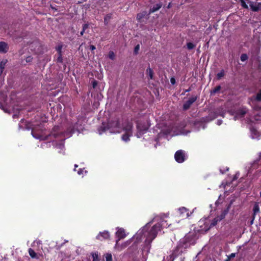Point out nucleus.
<instances>
[{
	"label": "nucleus",
	"instance_id": "nucleus-21",
	"mask_svg": "<svg viewBox=\"0 0 261 261\" xmlns=\"http://www.w3.org/2000/svg\"><path fill=\"white\" fill-rule=\"evenodd\" d=\"M56 147L57 148H58L60 150L59 151V152H60L61 150H63L64 148V144H63V141L60 142L59 144L57 145L56 146Z\"/></svg>",
	"mask_w": 261,
	"mask_h": 261
},
{
	"label": "nucleus",
	"instance_id": "nucleus-34",
	"mask_svg": "<svg viewBox=\"0 0 261 261\" xmlns=\"http://www.w3.org/2000/svg\"><path fill=\"white\" fill-rule=\"evenodd\" d=\"M236 256V253H231L229 256V259L230 258H233Z\"/></svg>",
	"mask_w": 261,
	"mask_h": 261
},
{
	"label": "nucleus",
	"instance_id": "nucleus-35",
	"mask_svg": "<svg viewBox=\"0 0 261 261\" xmlns=\"http://www.w3.org/2000/svg\"><path fill=\"white\" fill-rule=\"evenodd\" d=\"M97 86V82L95 81H94L93 82H92V86H93V88H95L96 86Z\"/></svg>",
	"mask_w": 261,
	"mask_h": 261
},
{
	"label": "nucleus",
	"instance_id": "nucleus-11",
	"mask_svg": "<svg viewBox=\"0 0 261 261\" xmlns=\"http://www.w3.org/2000/svg\"><path fill=\"white\" fill-rule=\"evenodd\" d=\"M138 132L136 134V136L138 138H140L143 134H144L147 130L148 126L145 125L142 127L140 124H138L137 126Z\"/></svg>",
	"mask_w": 261,
	"mask_h": 261
},
{
	"label": "nucleus",
	"instance_id": "nucleus-5",
	"mask_svg": "<svg viewBox=\"0 0 261 261\" xmlns=\"http://www.w3.org/2000/svg\"><path fill=\"white\" fill-rule=\"evenodd\" d=\"M261 102V91L257 93L256 96L250 99V103L253 109V116L250 120V122L255 121L261 122V108L259 106Z\"/></svg>",
	"mask_w": 261,
	"mask_h": 261
},
{
	"label": "nucleus",
	"instance_id": "nucleus-46",
	"mask_svg": "<svg viewBox=\"0 0 261 261\" xmlns=\"http://www.w3.org/2000/svg\"><path fill=\"white\" fill-rule=\"evenodd\" d=\"M253 222V219L251 221V224H252Z\"/></svg>",
	"mask_w": 261,
	"mask_h": 261
},
{
	"label": "nucleus",
	"instance_id": "nucleus-49",
	"mask_svg": "<svg viewBox=\"0 0 261 261\" xmlns=\"http://www.w3.org/2000/svg\"><path fill=\"white\" fill-rule=\"evenodd\" d=\"M226 261H228V260H226Z\"/></svg>",
	"mask_w": 261,
	"mask_h": 261
},
{
	"label": "nucleus",
	"instance_id": "nucleus-37",
	"mask_svg": "<svg viewBox=\"0 0 261 261\" xmlns=\"http://www.w3.org/2000/svg\"><path fill=\"white\" fill-rule=\"evenodd\" d=\"M228 167H226L225 169V171H222V169H220V172L222 173H224L225 171H228Z\"/></svg>",
	"mask_w": 261,
	"mask_h": 261
},
{
	"label": "nucleus",
	"instance_id": "nucleus-30",
	"mask_svg": "<svg viewBox=\"0 0 261 261\" xmlns=\"http://www.w3.org/2000/svg\"><path fill=\"white\" fill-rule=\"evenodd\" d=\"M220 86H217V87H216L214 90H213V92L214 93H215L216 92H217L218 91H219L220 90Z\"/></svg>",
	"mask_w": 261,
	"mask_h": 261
},
{
	"label": "nucleus",
	"instance_id": "nucleus-20",
	"mask_svg": "<svg viewBox=\"0 0 261 261\" xmlns=\"http://www.w3.org/2000/svg\"><path fill=\"white\" fill-rule=\"evenodd\" d=\"M253 211L254 215H255L256 213L259 212V205H258V203H256L254 204Z\"/></svg>",
	"mask_w": 261,
	"mask_h": 261
},
{
	"label": "nucleus",
	"instance_id": "nucleus-16",
	"mask_svg": "<svg viewBox=\"0 0 261 261\" xmlns=\"http://www.w3.org/2000/svg\"><path fill=\"white\" fill-rule=\"evenodd\" d=\"M246 113V111L244 109H242L239 111L236 115L234 117V120H236L239 119L241 117H243Z\"/></svg>",
	"mask_w": 261,
	"mask_h": 261
},
{
	"label": "nucleus",
	"instance_id": "nucleus-14",
	"mask_svg": "<svg viewBox=\"0 0 261 261\" xmlns=\"http://www.w3.org/2000/svg\"><path fill=\"white\" fill-rule=\"evenodd\" d=\"M109 237V233L107 231H105L99 233L97 236L96 238L98 240H102V239H108Z\"/></svg>",
	"mask_w": 261,
	"mask_h": 261
},
{
	"label": "nucleus",
	"instance_id": "nucleus-39",
	"mask_svg": "<svg viewBox=\"0 0 261 261\" xmlns=\"http://www.w3.org/2000/svg\"><path fill=\"white\" fill-rule=\"evenodd\" d=\"M90 49L91 50H93L95 49V47L93 45H91L90 46Z\"/></svg>",
	"mask_w": 261,
	"mask_h": 261
},
{
	"label": "nucleus",
	"instance_id": "nucleus-33",
	"mask_svg": "<svg viewBox=\"0 0 261 261\" xmlns=\"http://www.w3.org/2000/svg\"><path fill=\"white\" fill-rule=\"evenodd\" d=\"M170 82L172 85H174L175 83V79L174 77H171L170 79Z\"/></svg>",
	"mask_w": 261,
	"mask_h": 261
},
{
	"label": "nucleus",
	"instance_id": "nucleus-29",
	"mask_svg": "<svg viewBox=\"0 0 261 261\" xmlns=\"http://www.w3.org/2000/svg\"><path fill=\"white\" fill-rule=\"evenodd\" d=\"M111 16L110 15H107L105 18V22L106 24H107L108 23V21L110 19Z\"/></svg>",
	"mask_w": 261,
	"mask_h": 261
},
{
	"label": "nucleus",
	"instance_id": "nucleus-40",
	"mask_svg": "<svg viewBox=\"0 0 261 261\" xmlns=\"http://www.w3.org/2000/svg\"><path fill=\"white\" fill-rule=\"evenodd\" d=\"M222 120H218L217 121V124L218 125H221L222 124Z\"/></svg>",
	"mask_w": 261,
	"mask_h": 261
},
{
	"label": "nucleus",
	"instance_id": "nucleus-22",
	"mask_svg": "<svg viewBox=\"0 0 261 261\" xmlns=\"http://www.w3.org/2000/svg\"><path fill=\"white\" fill-rule=\"evenodd\" d=\"M87 172V171L86 170H85L84 169V168L83 169H80L78 171H77V174L80 175H83L84 173L85 174H86Z\"/></svg>",
	"mask_w": 261,
	"mask_h": 261
},
{
	"label": "nucleus",
	"instance_id": "nucleus-7",
	"mask_svg": "<svg viewBox=\"0 0 261 261\" xmlns=\"http://www.w3.org/2000/svg\"><path fill=\"white\" fill-rule=\"evenodd\" d=\"M174 158L177 162L181 163L186 160L187 156L184 151L179 150L175 152Z\"/></svg>",
	"mask_w": 261,
	"mask_h": 261
},
{
	"label": "nucleus",
	"instance_id": "nucleus-6",
	"mask_svg": "<svg viewBox=\"0 0 261 261\" xmlns=\"http://www.w3.org/2000/svg\"><path fill=\"white\" fill-rule=\"evenodd\" d=\"M184 134H185V133L181 128H178L177 126H166L161 129L159 135L160 137L163 135L173 136Z\"/></svg>",
	"mask_w": 261,
	"mask_h": 261
},
{
	"label": "nucleus",
	"instance_id": "nucleus-19",
	"mask_svg": "<svg viewBox=\"0 0 261 261\" xmlns=\"http://www.w3.org/2000/svg\"><path fill=\"white\" fill-rule=\"evenodd\" d=\"M161 6H162V5L160 4H156L151 9L150 12L152 13V12H154L155 11H158V10H159L161 8Z\"/></svg>",
	"mask_w": 261,
	"mask_h": 261
},
{
	"label": "nucleus",
	"instance_id": "nucleus-45",
	"mask_svg": "<svg viewBox=\"0 0 261 261\" xmlns=\"http://www.w3.org/2000/svg\"><path fill=\"white\" fill-rule=\"evenodd\" d=\"M73 132H74V130H72H72H70V132H69L70 134H71V133H73Z\"/></svg>",
	"mask_w": 261,
	"mask_h": 261
},
{
	"label": "nucleus",
	"instance_id": "nucleus-1",
	"mask_svg": "<svg viewBox=\"0 0 261 261\" xmlns=\"http://www.w3.org/2000/svg\"><path fill=\"white\" fill-rule=\"evenodd\" d=\"M167 226V222L163 218L159 216L155 217L151 221L140 229L131 239L122 244H120L118 240H116L115 248L118 251H121L132 242V247H135L138 243L144 239L143 251L148 253L150 248L151 243L155 238L158 233L162 228Z\"/></svg>",
	"mask_w": 261,
	"mask_h": 261
},
{
	"label": "nucleus",
	"instance_id": "nucleus-25",
	"mask_svg": "<svg viewBox=\"0 0 261 261\" xmlns=\"http://www.w3.org/2000/svg\"><path fill=\"white\" fill-rule=\"evenodd\" d=\"M92 256L93 258V261H99L98 258V254L96 253H94L92 254Z\"/></svg>",
	"mask_w": 261,
	"mask_h": 261
},
{
	"label": "nucleus",
	"instance_id": "nucleus-41",
	"mask_svg": "<svg viewBox=\"0 0 261 261\" xmlns=\"http://www.w3.org/2000/svg\"><path fill=\"white\" fill-rule=\"evenodd\" d=\"M88 25L87 24H84L83 28V30L85 31V30L87 28Z\"/></svg>",
	"mask_w": 261,
	"mask_h": 261
},
{
	"label": "nucleus",
	"instance_id": "nucleus-18",
	"mask_svg": "<svg viewBox=\"0 0 261 261\" xmlns=\"http://www.w3.org/2000/svg\"><path fill=\"white\" fill-rule=\"evenodd\" d=\"M29 253L32 258H37V254L35 252V251L32 249H31V248L29 249Z\"/></svg>",
	"mask_w": 261,
	"mask_h": 261
},
{
	"label": "nucleus",
	"instance_id": "nucleus-12",
	"mask_svg": "<svg viewBox=\"0 0 261 261\" xmlns=\"http://www.w3.org/2000/svg\"><path fill=\"white\" fill-rule=\"evenodd\" d=\"M251 137L252 139H258L261 136V133L258 132L255 128L252 127L250 128Z\"/></svg>",
	"mask_w": 261,
	"mask_h": 261
},
{
	"label": "nucleus",
	"instance_id": "nucleus-28",
	"mask_svg": "<svg viewBox=\"0 0 261 261\" xmlns=\"http://www.w3.org/2000/svg\"><path fill=\"white\" fill-rule=\"evenodd\" d=\"M109 57L112 60L114 59V58H115L114 53L113 51H110L109 54Z\"/></svg>",
	"mask_w": 261,
	"mask_h": 261
},
{
	"label": "nucleus",
	"instance_id": "nucleus-32",
	"mask_svg": "<svg viewBox=\"0 0 261 261\" xmlns=\"http://www.w3.org/2000/svg\"><path fill=\"white\" fill-rule=\"evenodd\" d=\"M4 66H5V63H3V62H1V63L0 64V69L1 70V72H3V70L4 68Z\"/></svg>",
	"mask_w": 261,
	"mask_h": 261
},
{
	"label": "nucleus",
	"instance_id": "nucleus-43",
	"mask_svg": "<svg viewBox=\"0 0 261 261\" xmlns=\"http://www.w3.org/2000/svg\"><path fill=\"white\" fill-rule=\"evenodd\" d=\"M84 32H85V31L82 30V31L81 32V33H80V34H81V35H83V34H84Z\"/></svg>",
	"mask_w": 261,
	"mask_h": 261
},
{
	"label": "nucleus",
	"instance_id": "nucleus-36",
	"mask_svg": "<svg viewBox=\"0 0 261 261\" xmlns=\"http://www.w3.org/2000/svg\"><path fill=\"white\" fill-rule=\"evenodd\" d=\"M62 46H58L57 48V50L59 53L60 56H61V51Z\"/></svg>",
	"mask_w": 261,
	"mask_h": 261
},
{
	"label": "nucleus",
	"instance_id": "nucleus-3",
	"mask_svg": "<svg viewBox=\"0 0 261 261\" xmlns=\"http://www.w3.org/2000/svg\"><path fill=\"white\" fill-rule=\"evenodd\" d=\"M229 208V206L226 210L222 212L219 215H218L212 220H211L208 218L201 219L198 222V225L200 227L199 230L201 232H206L212 227L215 226L218 222H220L225 217L228 212Z\"/></svg>",
	"mask_w": 261,
	"mask_h": 261
},
{
	"label": "nucleus",
	"instance_id": "nucleus-27",
	"mask_svg": "<svg viewBox=\"0 0 261 261\" xmlns=\"http://www.w3.org/2000/svg\"><path fill=\"white\" fill-rule=\"evenodd\" d=\"M187 45L188 48L189 49H193L195 46V45L193 44V43H192L191 42L188 43Z\"/></svg>",
	"mask_w": 261,
	"mask_h": 261
},
{
	"label": "nucleus",
	"instance_id": "nucleus-31",
	"mask_svg": "<svg viewBox=\"0 0 261 261\" xmlns=\"http://www.w3.org/2000/svg\"><path fill=\"white\" fill-rule=\"evenodd\" d=\"M139 48H140V47H139V45H137L135 47V50H134V52H135V53L136 54L138 53V50H139Z\"/></svg>",
	"mask_w": 261,
	"mask_h": 261
},
{
	"label": "nucleus",
	"instance_id": "nucleus-42",
	"mask_svg": "<svg viewBox=\"0 0 261 261\" xmlns=\"http://www.w3.org/2000/svg\"><path fill=\"white\" fill-rule=\"evenodd\" d=\"M58 61L61 62V61H62L61 57H59L58 58Z\"/></svg>",
	"mask_w": 261,
	"mask_h": 261
},
{
	"label": "nucleus",
	"instance_id": "nucleus-13",
	"mask_svg": "<svg viewBox=\"0 0 261 261\" xmlns=\"http://www.w3.org/2000/svg\"><path fill=\"white\" fill-rule=\"evenodd\" d=\"M196 97H192L189 99L184 105L183 108L184 110H187L190 106L196 100Z\"/></svg>",
	"mask_w": 261,
	"mask_h": 261
},
{
	"label": "nucleus",
	"instance_id": "nucleus-9",
	"mask_svg": "<svg viewBox=\"0 0 261 261\" xmlns=\"http://www.w3.org/2000/svg\"><path fill=\"white\" fill-rule=\"evenodd\" d=\"M116 229L117 231L115 233V236L117 238L116 240H118V242L120 240L125 238L128 234V233L126 232L123 228L117 227Z\"/></svg>",
	"mask_w": 261,
	"mask_h": 261
},
{
	"label": "nucleus",
	"instance_id": "nucleus-26",
	"mask_svg": "<svg viewBox=\"0 0 261 261\" xmlns=\"http://www.w3.org/2000/svg\"><path fill=\"white\" fill-rule=\"evenodd\" d=\"M224 71H221V72H219L217 74V77L218 79H220L221 77L224 76Z\"/></svg>",
	"mask_w": 261,
	"mask_h": 261
},
{
	"label": "nucleus",
	"instance_id": "nucleus-10",
	"mask_svg": "<svg viewBox=\"0 0 261 261\" xmlns=\"http://www.w3.org/2000/svg\"><path fill=\"white\" fill-rule=\"evenodd\" d=\"M178 212L179 213V216L183 219L187 218L190 216L189 210L185 207L179 208Z\"/></svg>",
	"mask_w": 261,
	"mask_h": 261
},
{
	"label": "nucleus",
	"instance_id": "nucleus-48",
	"mask_svg": "<svg viewBox=\"0 0 261 261\" xmlns=\"http://www.w3.org/2000/svg\"><path fill=\"white\" fill-rule=\"evenodd\" d=\"M260 196L261 197V192H260Z\"/></svg>",
	"mask_w": 261,
	"mask_h": 261
},
{
	"label": "nucleus",
	"instance_id": "nucleus-4",
	"mask_svg": "<svg viewBox=\"0 0 261 261\" xmlns=\"http://www.w3.org/2000/svg\"><path fill=\"white\" fill-rule=\"evenodd\" d=\"M60 130V127L59 126H56L54 128L53 132L50 134L48 136L46 135L44 130L43 126L42 124H40L32 128V135L36 139H39L40 140H47L49 136H53L54 137H56L59 133H62V132L57 133V132Z\"/></svg>",
	"mask_w": 261,
	"mask_h": 261
},
{
	"label": "nucleus",
	"instance_id": "nucleus-2",
	"mask_svg": "<svg viewBox=\"0 0 261 261\" xmlns=\"http://www.w3.org/2000/svg\"><path fill=\"white\" fill-rule=\"evenodd\" d=\"M107 130H109L110 133H123L121 139L126 142L129 141V138L133 136V124L130 122L120 123V121L115 120L110 122L108 127L102 123L98 131L99 134L101 135Z\"/></svg>",
	"mask_w": 261,
	"mask_h": 261
},
{
	"label": "nucleus",
	"instance_id": "nucleus-38",
	"mask_svg": "<svg viewBox=\"0 0 261 261\" xmlns=\"http://www.w3.org/2000/svg\"><path fill=\"white\" fill-rule=\"evenodd\" d=\"M32 58L31 57H28L27 58L26 61L27 62H31L32 61Z\"/></svg>",
	"mask_w": 261,
	"mask_h": 261
},
{
	"label": "nucleus",
	"instance_id": "nucleus-47",
	"mask_svg": "<svg viewBox=\"0 0 261 261\" xmlns=\"http://www.w3.org/2000/svg\"><path fill=\"white\" fill-rule=\"evenodd\" d=\"M170 4H169V5H168V8H169L170 7Z\"/></svg>",
	"mask_w": 261,
	"mask_h": 261
},
{
	"label": "nucleus",
	"instance_id": "nucleus-23",
	"mask_svg": "<svg viewBox=\"0 0 261 261\" xmlns=\"http://www.w3.org/2000/svg\"><path fill=\"white\" fill-rule=\"evenodd\" d=\"M247 59H248V56L246 54H244L241 56L240 59H241V61H242V62L245 61L246 60H247Z\"/></svg>",
	"mask_w": 261,
	"mask_h": 261
},
{
	"label": "nucleus",
	"instance_id": "nucleus-24",
	"mask_svg": "<svg viewBox=\"0 0 261 261\" xmlns=\"http://www.w3.org/2000/svg\"><path fill=\"white\" fill-rule=\"evenodd\" d=\"M106 261H112V256L111 254L107 253L106 255Z\"/></svg>",
	"mask_w": 261,
	"mask_h": 261
},
{
	"label": "nucleus",
	"instance_id": "nucleus-8",
	"mask_svg": "<svg viewBox=\"0 0 261 261\" xmlns=\"http://www.w3.org/2000/svg\"><path fill=\"white\" fill-rule=\"evenodd\" d=\"M254 170H257V172L261 171V152L259 153L258 159L251 164L250 172H252Z\"/></svg>",
	"mask_w": 261,
	"mask_h": 261
},
{
	"label": "nucleus",
	"instance_id": "nucleus-44",
	"mask_svg": "<svg viewBox=\"0 0 261 261\" xmlns=\"http://www.w3.org/2000/svg\"><path fill=\"white\" fill-rule=\"evenodd\" d=\"M78 167L77 165H76V164H75V165H74V167H75V168H76V167ZM74 170L75 171V169H74Z\"/></svg>",
	"mask_w": 261,
	"mask_h": 261
},
{
	"label": "nucleus",
	"instance_id": "nucleus-17",
	"mask_svg": "<svg viewBox=\"0 0 261 261\" xmlns=\"http://www.w3.org/2000/svg\"><path fill=\"white\" fill-rule=\"evenodd\" d=\"M146 74L149 77L150 79L153 77V71L152 69L149 67L146 69Z\"/></svg>",
	"mask_w": 261,
	"mask_h": 261
},
{
	"label": "nucleus",
	"instance_id": "nucleus-15",
	"mask_svg": "<svg viewBox=\"0 0 261 261\" xmlns=\"http://www.w3.org/2000/svg\"><path fill=\"white\" fill-rule=\"evenodd\" d=\"M9 49L8 44L5 42H0V53H6Z\"/></svg>",
	"mask_w": 261,
	"mask_h": 261
}]
</instances>
